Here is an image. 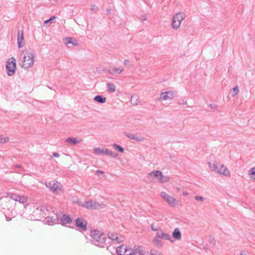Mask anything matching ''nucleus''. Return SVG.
I'll list each match as a JSON object with an SVG mask.
<instances>
[{"label": "nucleus", "instance_id": "nucleus-1", "mask_svg": "<svg viewBox=\"0 0 255 255\" xmlns=\"http://www.w3.org/2000/svg\"><path fill=\"white\" fill-rule=\"evenodd\" d=\"M90 236L93 241H91L92 244L100 248H104V244H106L107 238L104 234L99 230H94L91 231Z\"/></svg>", "mask_w": 255, "mask_h": 255}, {"label": "nucleus", "instance_id": "nucleus-5", "mask_svg": "<svg viewBox=\"0 0 255 255\" xmlns=\"http://www.w3.org/2000/svg\"><path fill=\"white\" fill-rule=\"evenodd\" d=\"M185 14L183 12H178L174 15L172 17V26L174 29H177L181 25V23L185 18Z\"/></svg>", "mask_w": 255, "mask_h": 255}, {"label": "nucleus", "instance_id": "nucleus-18", "mask_svg": "<svg viewBox=\"0 0 255 255\" xmlns=\"http://www.w3.org/2000/svg\"><path fill=\"white\" fill-rule=\"evenodd\" d=\"M126 136L129 138L130 139H134L137 141L140 142V141H143L144 140V138L143 137H142L140 136H137L135 134H131V133L126 134Z\"/></svg>", "mask_w": 255, "mask_h": 255}, {"label": "nucleus", "instance_id": "nucleus-46", "mask_svg": "<svg viewBox=\"0 0 255 255\" xmlns=\"http://www.w3.org/2000/svg\"><path fill=\"white\" fill-rule=\"evenodd\" d=\"M53 156L55 157H59L60 156V154L57 152H53Z\"/></svg>", "mask_w": 255, "mask_h": 255}, {"label": "nucleus", "instance_id": "nucleus-9", "mask_svg": "<svg viewBox=\"0 0 255 255\" xmlns=\"http://www.w3.org/2000/svg\"><path fill=\"white\" fill-rule=\"evenodd\" d=\"M159 176H161V171L159 170L152 171L147 174L146 180L148 182H152L154 178H157L158 180Z\"/></svg>", "mask_w": 255, "mask_h": 255}, {"label": "nucleus", "instance_id": "nucleus-41", "mask_svg": "<svg viewBox=\"0 0 255 255\" xmlns=\"http://www.w3.org/2000/svg\"><path fill=\"white\" fill-rule=\"evenodd\" d=\"M90 9L92 11L96 12L98 10V7L97 5L92 4L91 5Z\"/></svg>", "mask_w": 255, "mask_h": 255}, {"label": "nucleus", "instance_id": "nucleus-55", "mask_svg": "<svg viewBox=\"0 0 255 255\" xmlns=\"http://www.w3.org/2000/svg\"><path fill=\"white\" fill-rule=\"evenodd\" d=\"M107 12L109 13H110V9H107Z\"/></svg>", "mask_w": 255, "mask_h": 255}, {"label": "nucleus", "instance_id": "nucleus-31", "mask_svg": "<svg viewBox=\"0 0 255 255\" xmlns=\"http://www.w3.org/2000/svg\"><path fill=\"white\" fill-rule=\"evenodd\" d=\"M123 255H132V250L128 249L127 247L124 248V252Z\"/></svg>", "mask_w": 255, "mask_h": 255}, {"label": "nucleus", "instance_id": "nucleus-38", "mask_svg": "<svg viewBox=\"0 0 255 255\" xmlns=\"http://www.w3.org/2000/svg\"><path fill=\"white\" fill-rule=\"evenodd\" d=\"M56 18V16H52L49 19L45 20L44 22V24H46L47 23H52V21Z\"/></svg>", "mask_w": 255, "mask_h": 255}, {"label": "nucleus", "instance_id": "nucleus-11", "mask_svg": "<svg viewBox=\"0 0 255 255\" xmlns=\"http://www.w3.org/2000/svg\"><path fill=\"white\" fill-rule=\"evenodd\" d=\"M174 97L173 93L171 91L162 92L160 94L159 101H165L173 99Z\"/></svg>", "mask_w": 255, "mask_h": 255}, {"label": "nucleus", "instance_id": "nucleus-36", "mask_svg": "<svg viewBox=\"0 0 255 255\" xmlns=\"http://www.w3.org/2000/svg\"><path fill=\"white\" fill-rule=\"evenodd\" d=\"M150 255H162V254L156 250H152L150 251Z\"/></svg>", "mask_w": 255, "mask_h": 255}, {"label": "nucleus", "instance_id": "nucleus-26", "mask_svg": "<svg viewBox=\"0 0 255 255\" xmlns=\"http://www.w3.org/2000/svg\"><path fill=\"white\" fill-rule=\"evenodd\" d=\"M130 102L133 105H137L139 104V101L137 99V96L133 95L131 97Z\"/></svg>", "mask_w": 255, "mask_h": 255}, {"label": "nucleus", "instance_id": "nucleus-14", "mask_svg": "<svg viewBox=\"0 0 255 255\" xmlns=\"http://www.w3.org/2000/svg\"><path fill=\"white\" fill-rule=\"evenodd\" d=\"M60 220L61 224L63 226L70 224L72 222V218L67 214H63L62 217L60 218Z\"/></svg>", "mask_w": 255, "mask_h": 255}, {"label": "nucleus", "instance_id": "nucleus-3", "mask_svg": "<svg viewBox=\"0 0 255 255\" xmlns=\"http://www.w3.org/2000/svg\"><path fill=\"white\" fill-rule=\"evenodd\" d=\"M34 52L31 51H26L25 55L23 56L22 60L20 63L21 67L25 69H27L34 64Z\"/></svg>", "mask_w": 255, "mask_h": 255}, {"label": "nucleus", "instance_id": "nucleus-43", "mask_svg": "<svg viewBox=\"0 0 255 255\" xmlns=\"http://www.w3.org/2000/svg\"><path fill=\"white\" fill-rule=\"evenodd\" d=\"M39 207H40V211L41 212H42L43 213H45V211H47V210L46 209V208H45V206H41Z\"/></svg>", "mask_w": 255, "mask_h": 255}, {"label": "nucleus", "instance_id": "nucleus-22", "mask_svg": "<svg viewBox=\"0 0 255 255\" xmlns=\"http://www.w3.org/2000/svg\"><path fill=\"white\" fill-rule=\"evenodd\" d=\"M208 165L209 166L210 169L212 171H214L217 172V170H218V168L219 167V166L220 164L217 163H211V162H208Z\"/></svg>", "mask_w": 255, "mask_h": 255}, {"label": "nucleus", "instance_id": "nucleus-21", "mask_svg": "<svg viewBox=\"0 0 255 255\" xmlns=\"http://www.w3.org/2000/svg\"><path fill=\"white\" fill-rule=\"evenodd\" d=\"M65 42L66 44H71L74 46H77L78 44L77 41L72 37L66 38Z\"/></svg>", "mask_w": 255, "mask_h": 255}, {"label": "nucleus", "instance_id": "nucleus-25", "mask_svg": "<svg viewBox=\"0 0 255 255\" xmlns=\"http://www.w3.org/2000/svg\"><path fill=\"white\" fill-rule=\"evenodd\" d=\"M104 150H105V149L101 148L100 147L95 148L94 149V153L96 154H101V155L105 154Z\"/></svg>", "mask_w": 255, "mask_h": 255}, {"label": "nucleus", "instance_id": "nucleus-13", "mask_svg": "<svg viewBox=\"0 0 255 255\" xmlns=\"http://www.w3.org/2000/svg\"><path fill=\"white\" fill-rule=\"evenodd\" d=\"M217 172L220 174H223L226 176H230V171L223 164L220 165L219 167L218 168V170H217Z\"/></svg>", "mask_w": 255, "mask_h": 255}, {"label": "nucleus", "instance_id": "nucleus-39", "mask_svg": "<svg viewBox=\"0 0 255 255\" xmlns=\"http://www.w3.org/2000/svg\"><path fill=\"white\" fill-rule=\"evenodd\" d=\"M233 94L232 96H234L235 95H237L239 93V87L238 86H236L233 88Z\"/></svg>", "mask_w": 255, "mask_h": 255}, {"label": "nucleus", "instance_id": "nucleus-29", "mask_svg": "<svg viewBox=\"0 0 255 255\" xmlns=\"http://www.w3.org/2000/svg\"><path fill=\"white\" fill-rule=\"evenodd\" d=\"M113 146L117 150H118L120 152H123L124 151V148L121 146L116 143H114L113 144Z\"/></svg>", "mask_w": 255, "mask_h": 255}, {"label": "nucleus", "instance_id": "nucleus-15", "mask_svg": "<svg viewBox=\"0 0 255 255\" xmlns=\"http://www.w3.org/2000/svg\"><path fill=\"white\" fill-rule=\"evenodd\" d=\"M80 141L77 137H69L65 140L68 145H75Z\"/></svg>", "mask_w": 255, "mask_h": 255}, {"label": "nucleus", "instance_id": "nucleus-17", "mask_svg": "<svg viewBox=\"0 0 255 255\" xmlns=\"http://www.w3.org/2000/svg\"><path fill=\"white\" fill-rule=\"evenodd\" d=\"M124 70V68L123 67H120L119 68L114 67L112 69H110L108 70V72L110 74L112 75L114 74H119L123 72Z\"/></svg>", "mask_w": 255, "mask_h": 255}, {"label": "nucleus", "instance_id": "nucleus-16", "mask_svg": "<svg viewBox=\"0 0 255 255\" xmlns=\"http://www.w3.org/2000/svg\"><path fill=\"white\" fill-rule=\"evenodd\" d=\"M145 251L142 247L135 246L132 250V255H144Z\"/></svg>", "mask_w": 255, "mask_h": 255}, {"label": "nucleus", "instance_id": "nucleus-10", "mask_svg": "<svg viewBox=\"0 0 255 255\" xmlns=\"http://www.w3.org/2000/svg\"><path fill=\"white\" fill-rule=\"evenodd\" d=\"M161 197L166 201L169 205L175 206L176 205V199L173 197L170 196L164 192L161 193Z\"/></svg>", "mask_w": 255, "mask_h": 255}, {"label": "nucleus", "instance_id": "nucleus-23", "mask_svg": "<svg viewBox=\"0 0 255 255\" xmlns=\"http://www.w3.org/2000/svg\"><path fill=\"white\" fill-rule=\"evenodd\" d=\"M107 86L109 93H114L116 91V86L113 83H108Z\"/></svg>", "mask_w": 255, "mask_h": 255}, {"label": "nucleus", "instance_id": "nucleus-49", "mask_svg": "<svg viewBox=\"0 0 255 255\" xmlns=\"http://www.w3.org/2000/svg\"><path fill=\"white\" fill-rule=\"evenodd\" d=\"M240 255H247L246 251H241L240 253Z\"/></svg>", "mask_w": 255, "mask_h": 255}, {"label": "nucleus", "instance_id": "nucleus-50", "mask_svg": "<svg viewBox=\"0 0 255 255\" xmlns=\"http://www.w3.org/2000/svg\"><path fill=\"white\" fill-rule=\"evenodd\" d=\"M5 216L6 220L7 221H10L11 220V218H9V217H7L6 215H5Z\"/></svg>", "mask_w": 255, "mask_h": 255}, {"label": "nucleus", "instance_id": "nucleus-52", "mask_svg": "<svg viewBox=\"0 0 255 255\" xmlns=\"http://www.w3.org/2000/svg\"><path fill=\"white\" fill-rule=\"evenodd\" d=\"M188 195V193L187 192H184L183 193V195L186 196Z\"/></svg>", "mask_w": 255, "mask_h": 255}, {"label": "nucleus", "instance_id": "nucleus-44", "mask_svg": "<svg viewBox=\"0 0 255 255\" xmlns=\"http://www.w3.org/2000/svg\"><path fill=\"white\" fill-rule=\"evenodd\" d=\"M195 199L196 200H199V201H201L203 200V197L200 196H195Z\"/></svg>", "mask_w": 255, "mask_h": 255}, {"label": "nucleus", "instance_id": "nucleus-7", "mask_svg": "<svg viewBox=\"0 0 255 255\" xmlns=\"http://www.w3.org/2000/svg\"><path fill=\"white\" fill-rule=\"evenodd\" d=\"M80 205L88 209L94 210L98 208L100 204L92 200H89L85 201L84 204Z\"/></svg>", "mask_w": 255, "mask_h": 255}, {"label": "nucleus", "instance_id": "nucleus-35", "mask_svg": "<svg viewBox=\"0 0 255 255\" xmlns=\"http://www.w3.org/2000/svg\"><path fill=\"white\" fill-rule=\"evenodd\" d=\"M109 238L112 240L113 241H115L116 240L115 237L116 236H118L117 234H114L113 233H110L109 232L108 234Z\"/></svg>", "mask_w": 255, "mask_h": 255}, {"label": "nucleus", "instance_id": "nucleus-2", "mask_svg": "<svg viewBox=\"0 0 255 255\" xmlns=\"http://www.w3.org/2000/svg\"><path fill=\"white\" fill-rule=\"evenodd\" d=\"M162 239L169 240L171 243H173L174 242V241L172 239L169 234L163 232L162 230H160L156 233L155 236L153 239L152 242L157 247L161 248L163 245Z\"/></svg>", "mask_w": 255, "mask_h": 255}, {"label": "nucleus", "instance_id": "nucleus-33", "mask_svg": "<svg viewBox=\"0 0 255 255\" xmlns=\"http://www.w3.org/2000/svg\"><path fill=\"white\" fill-rule=\"evenodd\" d=\"M9 138L8 137H3V135H0V143H4L8 142Z\"/></svg>", "mask_w": 255, "mask_h": 255}, {"label": "nucleus", "instance_id": "nucleus-30", "mask_svg": "<svg viewBox=\"0 0 255 255\" xmlns=\"http://www.w3.org/2000/svg\"><path fill=\"white\" fill-rule=\"evenodd\" d=\"M27 200V198L24 196L19 195L17 201H18L20 203H24Z\"/></svg>", "mask_w": 255, "mask_h": 255}, {"label": "nucleus", "instance_id": "nucleus-51", "mask_svg": "<svg viewBox=\"0 0 255 255\" xmlns=\"http://www.w3.org/2000/svg\"><path fill=\"white\" fill-rule=\"evenodd\" d=\"M129 61L128 60L126 59L124 61V64L125 65L128 64L129 63Z\"/></svg>", "mask_w": 255, "mask_h": 255}, {"label": "nucleus", "instance_id": "nucleus-48", "mask_svg": "<svg viewBox=\"0 0 255 255\" xmlns=\"http://www.w3.org/2000/svg\"><path fill=\"white\" fill-rule=\"evenodd\" d=\"M146 19V15H143L141 17V20L142 21L145 20Z\"/></svg>", "mask_w": 255, "mask_h": 255}, {"label": "nucleus", "instance_id": "nucleus-12", "mask_svg": "<svg viewBox=\"0 0 255 255\" xmlns=\"http://www.w3.org/2000/svg\"><path fill=\"white\" fill-rule=\"evenodd\" d=\"M24 44L23 32L19 30L17 32V45L19 48H22Z\"/></svg>", "mask_w": 255, "mask_h": 255}, {"label": "nucleus", "instance_id": "nucleus-34", "mask_svg": "<svg viewBox=\"0 0 255 255\" xmlns=\"http://www.w3.org/2000/svg\"><path fill=\"white\" fill-rule=\"evenodd\" d=\"M46 222L49 225L54 224L55 223V220L53 219L52 217H47L46 218Z\"/></svg>", "mask_w": 255, "mask_h": 255}, {"label": "nucleus", "instance_id": "nucleus-37", "mask_svg": "<svg viewBox=\"0 0 255 255\" xmlns=\"http://www.w3.org/2000/svg\"><path fill=\"white\" fill-rule=\"evenodd\" d=\"M151 229L153 231H159V227L158 226L155 225L154 224L151 225Z\"/></svg>", "mask_w": 255, "mask_h": 255}, {"label": "nucleus", "instance_id": "nucleus-32", "mask_svg": "<svg viewBox=\"0 0 255 255\" xmlns=\"http://www.w3.org/2000/svg\"><path fill=\"white\" fill-rule=\"evenodd\" d=\"M124 246H120L119 247H118L116 249V253L118 255H123L122 254L123 252V250H124Z\"/></svg>", "mask_w": 255, "mask_h": 255}, {"label": "nucleus", "instance_id": "nucleus-8", "mask_svg": "<svg viewBox=\"0 0 255 255\" xmlns=\"http://www.w3.org/2000/svg\"><path fill=\"white\" fill-rule=\"evenodd\" d=\"M45 186L48 188L51 191L57 192L58 190H60V183L57 181L46 182Z\"/></svg>", "mask_w": 255, "mask_h": 255}, {"label": "nucleus", "instance_id": "nucleus-28", "mask_svg": "<svg viewBox=\"0 0 255 255\" xmlns=\"http://www.w3.org/2000/svg\"><path fill=\"white\" fill-rule=\"evenodd\" d=\"M8 196L11 199H12V200H14L15 201H17V199H18V198L19 197V195H17V194H13V193H9L8 194Z\"/></svg>", "mask_w": 255, "mask_h": 255}, {"label": "nucleus", "instance_id": "nucleus-42", "mask_svg": "<svg viewBox=\"0 0 255 255\" xmlns=\"http://www.w3.org/2000/svg\"><path fill=\"white\" fill-rule=\"evenodd\" d=\"M209 241H210V243H211L213 245V246H214L215 245L216 241L213 237H210V239H209Z\"/></svg>", "mask_w": 255, "mask_h": 255}, {"label": "nucleus", "instance_id": "nucleus-6", "mask_svg": "<svg viewBox=\"0 0 255 255\" xmlns=\"http://www.w3.org/2000/svg\"><path fill=\"white\" fill-rule=\"evenodd\" d=\"M88 222L83 217H78L75 220L76 230L80 232L86 231L88 229Z\"/></svg>", "mask_w": 255, "mask_h": 255}, {"label": "nucleus", "instance_id": "nucleus-24", "mask_svg": "<svg viewBox=\"0 0 255 255\" xmlns=\"http://www.w3.org/2000/svg\"><path fill=\"white\" fill-rule=\"evenodd\" d=\"M158 181L159 182L162 183L167 182L169 181V178L167 176L163 175L162 173L161 172V176H159Z\"/></svg>", "mask_w": 255, "mask_h": 255}, {"label": "nucleus", "instance_id": "nucleus-4", "mask_svg": "<svg viewBox=\"0 0 255 255\" xmlns=\"http://www.w3.org/2000/svg\"><path fill=\"white\" fill-rule=\"evenodd\" d=\"M5 68L8 76H11L14 74L16 69V64L14 57H11L7 61Z\"/></svg>", "mask_w": 255, "mask_h": 255}, {"label": "nucleus", "instance_id": "nucleus-47", "mask_svg": "<svg viewBox=\"0 0 255 255\" xmlns=\"http://www.w3.org/2000/svg\"><path fill=\"white\" fill-rule=\"evenodd\" d=\"M96 174L98 175L99 174H104V172L102 170H97L96 171Z\"/></svg>", "mask_w": 255, "mask_h": 255}, {"label": "nucleus", "instance_id": "nucleus-19", "mask_svg": "<svg viewBox=\"0 0 255 255\" xmlns=\"http://www.w3.org/2000/svg\"><path fill=\"white\" fill-rule=\"evenodd\" d=\"M172 237L173 238H174L175 240H180L181 238V234L179 230V229L177 228H175L173 233H172Z\"/></svg>", "mask_w": 255, "mask_h": 255}, {"label": "nucleus", "instance_id": "nucleus-27", "mask_svg": "<svg viewBox=\"0 0 255 255\" xmlns=\"http://www.w3.org/2000/svg\"><path fill=\"white\" fill-rule=\"evenodd\" d=\"M104 152L105 154L109 155L110 156L116 157L118 156V154L117 153L115 154L113 152V151L108 149H105V150H104Z\"/></svg>", "mask_w": 255, "mask_h": 255}, {"label": "nucleus", "instance_id": "nucleus-45", "mask_svg": "<svg viewBox=\"0 0 255 255\" xmlns=\"http://www.w3.org/2000/svg\"><path fill=\"white\" fill-rule=\"evenodd\" d=\"M209 106L211 108H212L213 109H216L217 108V106L216 105L213 104H210Z\"/></svg>", "mask_w": 255, "mask_h": 255}, {"label": "nucleus", "instance_id": "nucleus-54", "mask_svg": "<svg viewBox=\"0 0 255 255\" xmlns=\"http://www.w3.org/2000/svg\"><path fill=\"white\" fill-rule=\"evenodd\" d=\"M178 104L179 105H185V103H180V102H178Z\"/></svg>", "mask_w": 255, "mask_h": 255}, {"label": "nucleus", "instance_id": "nucleus-40", "mask_svg": "<svg viewBox=\"0 0 255 255\" xmlns=\"http://www.w3.org/2000/svg\"><path fill=\"white\" fill-rule=\"evenodd\" d=\"M115 239L116 240L115 241H117V243H121L123 242L124 240V237L122 236H120V237L116 236V237H115Z\"/></svg>", "mask_w": 255, "mask_h": 255}, {"label": "nucleus", "instance_id": "nucleus-20", "mask_svg": "<svg viewBox=\"0 0 255 255\" xmlns=\"http://www.w3.org/2000/svg\"><path fill=\"white\" fill-rule=\"evenodd\" d=\"M94 100L99 104H103L106 102V98L102 95H97L94 97Z\"/></svg>", "mask_w": 255, "mask_h": 255}, {"label": "nucleus", "instance_id": "nucleus-53", "mask_svg": "<svg viewBox=\"0 0 255 255\" xmlns=\"http://www.w3.org/2000/svg\"><path fill=\"white\" fill-rule=\"evenodd\" d=\"M15 167H16V168H21V166L20 165L17 164V165H15Z\"/></svg>", "mask_w": 255, "mask_h": 255}]
</instances>
